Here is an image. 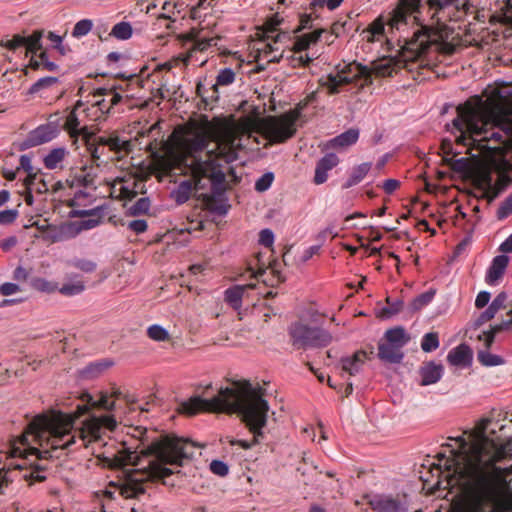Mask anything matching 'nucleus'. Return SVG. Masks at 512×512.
<instances>
[{
    "instance_id": "39",
    "label": "nucleus",
    "mask_w": 512,
    "mask_h": 512,
    "mask_svg": "<svg viewBox=\"0 0 512 512\" xmlns=\"http://www.w3.org/2000/svg\"><path fill=\"white\" fill-rule=\"evenodd\" d=\"M477 359L483 366L486 367H493L504 364V359L501 356L490 353L489 349L486 347L485 350L478 351Z\"/></svg>"
},
{
    "instance_id": "36",
    "label": "nucleus",
    "mask_w": 512,
    "mask_h": 512,
    "mask_svg": "<svg viewBox=\"0 0 512 512\" xmlns=\"http://www.w3.org/2000/svg\"><path fill=\"white\" fill-rule=\"evenodd\" d=\"M371 169V163H362L356 167H354L350 173L349 178L347 181L343 184L344 189H348L352 186L357 185L360 183L368 174V172Z\"/></svg>"
},
{
    "instance_id": "29",
    "label": "nucleus",
    "mask_w": 512,
    "mask_h": 512,
    "mask_svg": "<svg viewBox=\"0 0 512 512\" xmlns=\"http://www.w3.org/2000/svg\"><path fill=\"white\" fill-rule=\"evenodd\" d=\"M116 183L121 184L119 188V197L124 200L134 199L144 187L143 180L129 178L128 180L117 179Z\"/></svg>"
},
{
    "instance_id": "44",
    "label": "nucleus",
    "mask_w": 512,
    "mask_h": 512,
    "mask_svg": "<svg viewBox=\"0 0 512 512\" xmlns=\"http://www.w3.org/2000/svg\"><path fill=\"white\" fill-rule=\"evenodd\" d=\"M93 28V21L90 19H82L78 21L72 30L74 38H81L86 36Z\"/></svg>"
},
{
    "instance_id": "22",
    "label": "nucleus",
    "mask_w": 512,
    "mask_h": 512,
    "mask_svg": "<svg viewBox=\"0 0 512 512\" xmlns=\"http://www.w3.org/2000/svg\"><path fill=\"white\" fill-rule=\"evenodd\" d=\"M79 124L80 122L75 110L70 111L65 120L63 128L68 132L70 138L73 140V144L78 142L79 137H81V140H84L86 137H90V134L92 133L88 131L87 127L79 128Z\"/></svg>"
},
{
    "instance_id": "23",
    "label": "nucleus",
    "mask_w": 512,
    "mask_h": 512,
    "mask_svg": "<svg viewBox=\"0 0 512 512\" xmlns=\"http://www.w3.org/2000/svg\"><path fill=\"white\" fill-rule=\"evenodd\" d=\"M373 354V350L367 353L364 350L356 351L351 357L343 358L342 370L351 376L358 374L366 360L370 359V355Z\"/></svg>"
},
{
    "instance_id": "42",
    "label": "nucleus",
    "mask_w": 512,
    "mask_h": 512,
    "mask_svg": "<svg viewBox=\"0 0 512 512\" xmlns=\"http://www.w3.org/2000/svg\"><path fill=\"white\" fill-rule=\"evenodd\" d=\"M439 347V337L436 332L426 333L421 340V349L424 352H432Z\"/></svg>"
},
{
    "instance_id": "55",
    "label": "nucleus",
    "mask_w": 512,
    "mask_h": 512,
    "mask_svg": "<svg viewBox=\"0 0 512 512\" xmlns=\"http://www.w3.org/2000/svg\"><path fill=\"white\" fill-rule=\"evenodd\" d=\"M497 312L489 305L488 308L480 313V315L474 320L472 326L474 329H478L486 322L492 320Z\"/></svg>"
},
{
    "instance_id": "20",
    "label": "nucleus",
    "mask_w": 512,
    "mask_h": 512,
    "mask_svg": "<svg viewBox=\"0 0 512 512\" xmlns=\"http://www.w3.org/2000/svg\"><path fill=\"white\" fill-rule=\"evenodd\" d=\"M99 143L104 144L109 148V151L114 152L118 155V158H122L132 150V144L129 140H123L116 134H110L108 136H99Z\"/></svg>"
},
{
    "instance_id": "48",
    "label": "nucleus",
    "mask_w": 512,
    "mask_h": 512,
    "mask_svg": "<svg viewBox=\"0 0 512 512\" xmlns=\"http://www.w3.org/2000/svg\"><path fill=\"white\" fill-rule=\"evenodd\" d=\"M47 470V465L45 464H36L32 467V470L28 475H25V479L33 482H43L46 480V476L44 472Z\"/></svg>"
},
{
    "instance_id": "11",
    "label": "nucleus",
    "mask_w": 512,
    "mask_h": 512,
    "mask_svg": "<svg viewBox=\"0 0 512 512\" xmlns=\"http://www.w3.org/2000/svg\"><path fill=\"white\" fill-rule=\"evenodd\" d=\"M468 177L471 179L474 189L480 193L475 196L486 199L489 203L501 192L500 185L492 183L491 171L486 167H474Z\"/></svg>"
},
{
    "instance_id": "2",
    "label": "nucleus",
    "mask_w": 512,
    "mask_h": 512,
    "mask_svg": "<svg viewBox=\"0 0 512 512\" xmlns=\"http://www.w3.org/2000/svg\"><path fill=\"white\" fill-rule=\"evenodd\" d=\"M175 151L172 155L171 170L190 176L182 181L175 191L179 204L189 200L194 190H203L211 184L214 193L224 189L225 174L222 163L237 159L240 144L233 131H212L208 120L190 121L177 127L173 132Z\"/></svg>"
},
{
    "instance_id": "8",
    "label": "nucleus",
    "mask_w": 512,
    "mask_h": 512,
    "mask_svg": "<svg viewBox=\"0 0 512 512\" xmlns=\"http://www.w3.org/2000/svg\"><path fill=\"white\" fill-rule=\"evenodd\" d=\"M297 112L269 116L263 122V133L272 143H284L296 133Z\"/></svg>"
},
{
    "instance_id": "18",
    "label": "nucleus",
    "mask_w": 512,
    "mask_h": 512,
    "mask_svg": "<svg viewBox=\"0 0 512 512\" xmlns=\"http://www.w3.org/2000/svg\"><path fill=\"white\" fill-rule=\"evenodd\" d=\"M392 11L389 13V16L387 20H384L382 16H379L376 18L366 29H364L361 33L364 40L367 42H375V41H381V39L384 37L385 34V26L388 25L390 30H400L397 28H392L389 25V20L391 18Z\"/></svg>"
},
{
    "instance_id": "35",
    "label": "nucleus",
    "mask_w": 512,
    "mask_h": 512,
    "mask_svg": "<svg viewBox=\"0 0 512 512\" xmlns=\"http://www.w3.org/2000/svg\"><path fill=\"white\" fill-rule=\"evenodd\" d=\"M235 81V72L230 68H224L219 71L216 77V83L212 86L211 101L218 99V86H227Z\"/></svg>"
},
{
    "instance_id": "19",
    "label": "nucleus",
    "mask_w": 512,
    "mask_h": 512,
    "mask_svg": "<svg viewBox=\"0 0 512 512\" xmlns=\"http://www.w3.org/2000/svg\"><path fill=\"white\" fill-rule=\"evenodd\" d=\"M509 257L506 255H498L493 260L491 265L489 266L485 281L490 286H495L502 279L504 272L508 266Z\"/></svg>"
},
{
    "instance_id": "60",
    "label": "nucleus",
    "mask_w": 512,
    "mask_h": 512,
    "mask_svg": "<svg viewBox=\"0 0 512 512\" xmlns=\"http://www.w3.org/2000/svg\"><path fill=\"white\" fill-rule=\"evenodd\" d=\"M210 470L213 474L221 477L226 476L229 472L228 465L220 460H213L210 463Z\"/></svg>"
},
{
    "instance_id": "57",
    "label": "nucleus",
    "mask_w": 512,
    "mask_h": 512,
    "mask_svg": "<svg viewBox=\"0 0 512 512\" xmlns=\"http://www.w3.org/2000/svg\"><path fill=\"white\" fill-rule=\"evenodd\" d=\"M107 94L112 95V97L109 101V107L107 108V110H110L113 106L117 105L121 101L122 96L119 93L113 92L112 89H108V88H104V87L98 88L94 92L95 97L104 96Z\"/></svg>"
},
{
    "instance_id": "4",
    "label": "nucleus",
    "mask_w": 512,
    "mask_h": 512,
    "mask_svg": "<svg viewBox=\"0 0 512 512\" xmlns=\"http://www.w3.org/2000/svg\"><path fill=\"white\" fill-rule=\"evenodd\" d=\"M263 394L262 387H254L248 380L235 381L232 388H221L218 395L211 399L193 396L181 402L178 411L188 416L200 412L238 413L253 434V439L249 442L226 437V442L247 450L259 443L260 438L263 437L262 429L267 424L269 405L263 398Z\"/></svg>"
},
{
    "instance_id": "7",
    "label": "nucleus",
    "mask_w": 512,
    "mask_h": 512,
    "mask_svg": "<svg viewBox=\"0 0 512 512\" xmlns=\"http://www.w3.org/2000/svg\"><path fill=\"white\" fill-rule=\"evenodd\" d=\"M358 81H362L361 86L372 84L371 71L360 63L351 62L345 64L337 74H329L321 84L328 88L329 94H336L341 86Z\"/></svg>"
},
{
    "instance_id": "33",
    "label": "nucleus",
    "mask_w": 512,
    "mask_h": 512,
    "mask_svg": "<svg viewBox=\"0 0 512 512\" xmlns=\"http://www.w3.org/2000/svg\"><path fill=\"white\" fill-rule=\"evenodd\" d=\"M511 327H512V321H510V320L502 321L501 323H499L497 325L491 326L490 330L484 331L482 334H480L478 336V339L483 340L485 347L487 349H490L492 344L494 343L496 334H498L499 332L505 331V330H510Z\"/></svg>"
},
{
    "instance_id": "1",
    "label": "nucleus",
    "mask_w": 512,
    "mask_h": 512,
    "mask_svg": "<svg viewBox=\"0 0 512 512\" xmlns=\"http://www.w3.org/2000/svg\"><path fill=\"white\" fill-rule=\"evenodd\" d=\"M490 423L483 418L473 429L451 438L456 447L445 444L449 455L439 453L432 466L431 473L437 476L433 488L455 493L454 512H511L506 477L512 466L502 468L497 463L512 460V439L488 437Z\"/></svg>"
},
{
    "instance_id": "34",
    "label": "nucleus",
    "mask_w": 512,
    "mask_h": 512,
    "mask_svg": "<svg viewBox=\"0 0 512 512\" xmlns=\"http://www.w3.org/2000/svg\"><path fill=\"white\" fill-rule=\"evenodd\" d=\"M113 364L112 361L108 359H103L99 361H95L87 365L81 370V376L85 379H92L98 377L102 374L106 369L111 367Z\"/></svg>"
},
{
    "instance_id": "53",
    "label": "nucleus",
    "mask_w": 512,
    "mask_h": 512,
    "mask_svg": "<svg viewBox=\"0 0 512 512\" xmlns=\"http://www.w3.org/2000/svg\"><path fill=\"white\" fill-rule=\"evenodd\" d=\"M343 2L344 0H312L310 3V8L313 11H316L318 8H327L328 10L333 11L341 6Z\"/></svg>"
},
{
    "instance_id": "14",
    "label": "nucleus",
    "mask_w": 512,
    "mask_h": 512,
    "mask_svg": "<svg viewBox=\"0 0 512 512\" xmlns=\"http://www.w3.org/2000/svg\"><path fill=\"white\" fill-rule=\"evenodd\" d=\"M98 175V168L91 166H83L79 169H73L67 179L69 186L74 187H83V188H91L96 189V178Z\"/></svg>"
},
{
    "instance_id": "62",
    "label": "nucleus",
    "mask_w": 512,
    "mask_h": 512,
    "mask_svg": "<svg viewBox=\"0 0 512 512\" xmlns=\"http://www.w3.org/2000/svg\"><path fill=\"white\" fill-rule=\"evenodd\" d=\"M259 243L267 248H271L274 243V234L270 229H263L259 233Z\"/></svg>"
},
{
    "instance_id": "40",
    "label": "nucleus",
    "mask_w": 512,
    "mask_h": 512,
    "mask_svg": "<svg viewBox=\"0 0 512 512\" xmlns=\"http://www.w3.org/2000/svg\"><path fill=\"white\" fill-rule=\"evenodd\" d=\"M108 36L115 37L119 40H127L132 36V27L128 22H119L112 28Z\"/></svg>"
},
{
    "instance_id": "38",
    "label": "nucleus",
    "mask_w": 512,
    "mask_h": 512,
    "mask_svg": "<svg viewBox=\"0 0 512 512\" xmlns=\"http://www.w3.org/2000/svg\"><path fill=\"white\" fill-rule=\"evenodd\" d=\"M43 34V30H35L30 36L26 37V55H28L29 53L35 55L38 51L42 49L41 39L43 37Z\"/></svg>"
},
{
    "instance_id": "27",
    "label": "nucleus",
    "mask_w": 512,
    "mask_h": 512,
    "mask_svg": "<svg viewBox=\"0 0 512 512\" xmlns=\"http://www.w3.org/2000/svg\"><path fill=\"white\" fill-rule=\"evenodd\" d=\"M378 357L387 363H400L404 358V353L396 345L388 342H380L378 344Z\"/></svg>"
},
{
    "instance_id": "16",
    "label": "nucleus",
    "mask_w": 512,
    "mask_h": 512,
    "mask_svg": "<svg viewBox=\"0 0 512 512\" xmlns=\"http://www.w3.org/2000/svg\"><path fill=\"white\" fill-rule=\"evenodd\" d=\"M58 134V128L51 123L43 124L32 130L24 144L27 148L35 147L53 140Z\"/></svg>"
},
{
    "instance_id": "51",
    "label": "nucleus",
    "mask_w": 512,
    "mask_h": 512,
    "mask_svg": "<svg viewBox=\"0 0 512 512\" xmlns=\"http://www.w3.org/2000/svg\"><path fill=\"white\" fill-rule=\"evenodd\" d=\"M85 289L84 282L81 280H77L73 283L64 284L59 292L65 296H74L83 292Z\"/></svg>"
},
{
    "instance_id": "41",
    "label": "nucleus",
    "mask_w": 512,
    "mask_h": 512,
    "mask_svg": "<svg viewBox=\"0 0 512 512\" xmlns=\"http://www.w3.org/2000/svg\"><path fill=\"white\" fill-rule=\"evenodd\" d=\"M179 6V2H171V1H164L162 4V10L164 11L162 14L158 16V21H169L166 23V28H170V22H174L175 18L173 16L175 15V8Z\"/></svg>"
},
{
    "instance_id": "46",
    "label": "nucleus",
    "mask_w": 512,
    "mask_h": 512,
    "mask_svg": "<svg viewBox=\"0 0 512 512\" xmlns=\"http://www.w3.org/2000/svg\"><path fill=\"white\" fill-rule=\"evenodd\" d=\"M69 265L85 273H92L97 268V264L94 261L82 258L70 260Z\"/></svg>"
},
{
    "instance_id": "45",
    "label": "nucleus",
    "mask_w": 512,
    "mask_h": 512,
    "mask_svg": "<svg viewBox=\"0 0 512 512\" xmlns=\"http://www.w3.org/2000/svg\"><path fill=\"white\" fill-rule=\"evenodd\" d=\"M204 203L207 209L210 211L216 212L220 215H224L227 213V208L224 203L219 201L215 195H206L204 197Z\"/></svg>"
},
{
    "instance_id": "54",
    "label": "nucleus",
    "mask_w": 512,
    "mask_h": 512,
    "mask_svg": "<svg viewBox=\"0 0 512 512\" xmlns=\"http://www.w3.org/2000/svg\"><path fill=\"white\" fill-rule=\"evenodd\" d=\"M82 400H86L87 404L91 407H99L102 409H112L113 403L109 401L108 397L103 395L98 401H94L92 396L89 394L83 395Z\"/></svg>"
},
{
    "instance_id": "61",
    "label": "nucleus",
    "mask_w": 512,
    "mask_h": 512,
    "mask_svg": "<svg viewBox=\"0 0 512 512\" xmlns=\"http://www.w3.org/2000/svg\"><path fill=\"white\" fill-rule=\"evenodd\" d=\"M18 217V211L16 209H7L0 211V224L9 225L13 223Z\"/></svg>"
},
{
    "instance_id": "63",
    "label": "nucleus",
    "mask_w": 512,
    "mask_h": 512,
    "mask_svg": "<svg viewBox=\"0 0 512 512\" xmlns=\"http://www.w3.org/2000/svg\"><path fill=\"white\" fill-rule=\"evenodd\" d=\"M48 40L53 44V47L62 55L66 53V48L62 44V37L55 34L54 32H48L47 34Z\"/></svg>"
},
{
    "instance_id": "43",
    "label": "nucleus",
    "mask_w": 512,
    "mask_h": 512,
    "mask_svg": "<svg viewBox=\"0 0 512 512\" xmlns=\"http://www.w3.org/2000/svg\"><path fill=\"white\" fill-rule=\"evenodd\" d=\"M150 204L151 203H150L149 198H147V197L139 198L130 207H128V212L132 216L145 214L149 211Z\"/></svg>"
},
{
    "instance_id": "56",
    "label": "nucleus",
    "mask_w": 512,
    "mask_h": 512,
    "mask_svg": "<svg viewBox=\"0 0 512 512\" xmlns=\"http://www.w3.org/2000/svg\"><path fill=\"white\" fill-rule=\"evenodd\" d=\"M274 180V174L272 172H267L263 174L255 183V190L258 192H264L268 190Z\"/></svg>"
},
{
    "instance_id": "59",
    "label": "nucleus",
    "mask_w": 512,
    "mask_h": 512,
    "mask_svg": "<svg viewBox=\"0 0 512 512\" xmlns=\"http://www.w3.org/2000/svg\"><path fill=\"white\" fill-rule=\"evenodd\" d=\"M512 214V193L505 199L497 211L498 219H504Z\"/></svg>"
},
{
    "instance_id": "30",
    "label": "nucleus",
    "mask_w": 512,
    "mask_h": 512,
    "mask_svg": "<svg viewBox=\"0 0 512 512\" xmlns=\"http://www.w3.org/2000/svg\"><path fill=\"white\" fill-rule=\"evenodd\" d=\"M255 288L254 283L234 285L225 291V301L235 310L242 306V298L247 289Z\"/></svg>"
},
{
    "instance_id": "26",
    "label": "nucleus",
    "mask_w": 512,
    "mask_h": 512,
    "mask_svg": "<svg viewBox=\"0 0 512 512\" xmlns=\"http://www.w3.org/2000/svg\"><path fill=\"white\" fill-rule=\"evenodd\" d=\"M82 141L86 147L87 152L90 154L93 163H95L94 167L99 168L101 163L106 162V160L102 159V157L105 155L106 146L99 143V136H96L93 132L90 134V137H86Z\"/></svg>"
},
{
    "instance_id": "10",
    "label": "nucleus",
    "mask_w": 512,
    "mask_h": 512,
    "mask_svg": "<svg viewBox=\"0 0 512 512\" xmlns=\"http://www.w3.org/2000/svg\"><path fill=\"white\" fill-rule=\"evenodd\" d=\"M116 426L117 422L111 415L93 416L82 423L78 430V438L82 446L88 447L90 443L100 441L106 430L113 431Z\"/></svg>"
},
{
    "instance_id": "50",
    "label": "nucleus",
    "mask_w": 512,
    "mask_h": 512,
    "mask_svg": "<svg viewBox=\"0 0 512 512\" xmlns=\"http://www.w3.org/2000/svg\"><path fill=\"white\" fill-rule=\"evenodd\" d=\"M147 335L154 341H167L169 340V333L162 326L154 324L147 329Z\"/></svg>"
},
{
    "instance_id": "31",
    "label": "nucleus",
    "mask_w": 512,
    "mask_h": 512,
    "mask_svg": "<svg viewBox=\"0 0 512 512\" xmlns=\"http://www.w3.org/2000/svg\"><path fill=\"white\" fill-rule=\"evenodd\" d=\"M384 339L402 350V348L409 343L411 337L407 334L404 327L397 326L386 330L384 333Z\"/></svg>"
},
{
    "instance_id": "24",
    "label": "nucleus",
    "mask_w": 512,
    "mask_h": 512,
    "mask_svg": "<svg viewBox=\"0 0 512 512\" xmlns=\"http://www.w3.org/2000/svg\"><path fill=\"white\" fill-rule=\"evenodd\" d=\"M323 33H326V29L317 28L312 32L304 33L296 37L292 50L294 53H301L308 50L311 46L315 45L322 37Z\"/></svg>"
},
{
    "instance_id": "37",
    "label": "nucleus",
    "mask_w": 512,
    "mask_h": 512,
    "mask_svg": "<svg viewBox=\"0 0 512 512\" xmlns=\"http://www.w3.org/2000/svg\"><path fill=\"white\" fill-rule=\"evenodd\" d=\"M68 151L64 147L52 149L44 158V165L47 169L53 170L65 159Z\"/></svg>"
},
{
    "instance_id": "17",
    "label": "nucleus",
    "mask_w": 512,
    "mask_h": 512,
    "mask_svg": "<svg viewBox=\"0 0 512 512\" xmlns=\"http://www.w3.org/2000/svg\"><path fill=\"white\" fill-rule=\"evenodd\" d=\"M429 11L432 13L431 18L439 20L438 14L446 8L453 7L457 11L468 13L470 10V3L468 0H426Z\"/></svg>"
},
{
    "instance_id": "9",
    "label": "nucleus",
    "mask_w": 512,
    "mask_h": 512,
    "mask_svg": "<svg viewBox=\"0 0 512 512\" xmlns=\"http://www.w3.org/2000/svg\"><path fill=\"white\" fill-rule=\"evenodd\" d=\"M288 332L291 343L296 349L327 346L331 342V336L328 332L302 322L293 323Z\"/></svg>"
},
{
    "instance_id": "21",
    "label": "nucleus",
    "mask_w": 512,
    "mask_h": 512,
    "mask_svg": "<svg viewBox=\"0 0 512 512\" xmlns=\"http://www.w3.org/2000/svg\"><path fill=\"white\" fill-rule=\"evenodd\" d=\"M444 367L434 361L424 362L419 369L421 386H428L437 383L443 375Z\"/></svg>"
},
{
    "instance_id": "6",
    "label": "nucleus",
    "mask_w": 512,
    "mask_h": 512,
    "mask_svg": "<svg viewBox=\"0 0 512 512\" xmlns=\"http://www.w3.org/2000/svg\"><path fill=\"white\" fill-rule=\"evenodd\" d=\"M439 34L436 30L429 26L421 25L420 28L414 32L413 36L406 40L404 46L400 51V58H384L375 66V73L380 77H389L398 70L406 68L409 71L414 69L418 70V79L426 78V71H432L435 65L430 64L426 58L425 53L433 46L438 50L441 45L438 41Z\"/></svg>"
},
{
    "instance_id": "25",
    "label": "nucleus",
    "mask_w": 512,
    "mask_h": 512,
    "mask_svg": "<svg viewBox=\"0 0 512 512\" xmlns=\"http://www.w3.org/2000/svg\"><path fill=\"white\" fill-rule=\"evenodd\" d=\"M339 163V158L333 154H326L321 158L315 168L314 182L315 184H323L327 181V172L333 169Z\"/></svg>"
},
{
    "instance_id": "32",
    "label": "nucleus",
    "mask_w": 512,
    "mask_h": 512,
    "mask_svg": "<svg viewBox=\"0 0 512 512\" xmlns=\"http://www.w3.org/2000/svg\"><path fill=\"white\" fill-rule=\"evenodd\" d=\"M358 138L359 131L357 129L351 128L331 139L328 143V146L331 148H345L355 144Z\"/></svg>"
},
{
    "instance_id": "3",
    "label": "nucleus",
    "mask_w": 512,
    "mask_h": 512,
    "mask_svg": "<svg viewBox=\"0 0 512 512\" xmlns=\"http://www.w3.org/2000/svg\"><path fill=\"white\" fill-rule=\"evenodd\" d=\"M141 443L136 450L121 444V448L112 456H105L103 462L112 469L127 465L136 466L128 474L126 482L120 488L125 498H138L145 493V482H161L167 485V478L174 471L168 465L182 466L183 461L194 454L195 444L188 439L173 435H160L149 439L147 430L141 432Z\"/></svg>"
},
{
    "instance_id": "15",
    "label": "nucleus",
    "mask_w": 512,
    "mask_h": 512,
    "mask_svg": "<svg viewBox=\"0 0 512 512\" xmlns=\"http://www.w3.org/2000/svg\"><path fill=\"white\" fill-rule=\"evenodd\" d=\"M368 503L375 512H407L406 503L399 497L375 495Z\"/></svg>"
},
{
    "instance_id": "64",
    "label": "nucleus",
    "mask_w": 512,
    "mask_h": 512,
    "mask_svg": "<svg viewBox=\"0 0 512 512\" xmlns=\"http://www.w3.org/2000/svg\"><path fill=\"white\" fill-rule=\"evenodd\" d=\"M147 222L144 219L132 220L128 223V228L136 234H141L147 230Z\"/></svg>"
},
{
    "instance_id": "58",
    "label": "nucleus",
    "mask_w": 512,
    "mask_h": 512,
    "mask_svg": "<svg viewBox=\"0 0 512 512\" xmlns=\"http://www.w3.org/2000/svg\"><path fill=\"white\" fill-rule=\"evenodd\" d=\"M434 297V292L428 291L425 293H422L417 298L413 300L412 306L415 310L421 309L422 307L429 304Z\"/></svg>"
},
{
    "instance_id": "12",
    "label": "nucleus",
    "mask_w": 512,
    "mask_h": 512,
    "mask_svg": "<svg viewBox=\"0 0 512 512\" xmlns=\"http://www.w3.org/2000/svg\"><path fill=\"white\" fill-rule=\"evenodd\" d=\"M421 8L422 0H398L392 10L389 25L397 29L407 26L410 21L418 19Z\"/></svg>"
},
{
    "instance_id": "49",
    "label": "nucleus",
    "mask_w": 512,
    "mask_h": 512,
    "mask_svg": "<svg viewBox=\"0 0 512 512\" xmlns=\"http://www.w3.org/2000/svg\"><path fill=\"white\" fill-rule=\"evenodd\" d=\"M26 37L20 34H15L11 39H2L0 46L5 47L11 51H15L20 47H25Z\"/></svg>"
},
{
    "instance_id": "13",
    "label": "nucleus",
    "mask_w": 512,
    "mask_h": 512,
    "mask_svg": "<svg viewBox=\"0 0 512 512\" xmlns=\"http://www.w3.org/2000/svg\"><path fill=\"white\" fill-rule=\"evenodd\" d=\"M178 39L192 53L194 51L203 52L210 47L216 46L220 37L210 36L204 29L197 30L192 28L190 31L180 34Z\"/></svg>"
},
{
    "instance_id": "47",
    "label": "nucleus",
    "mask_w": 512,
    "mask_h": 512,
    "mask_svg": "<svg viewBox=\"0 0 512 512\" xmlns=\"http://www.w3.org/2000/svg\"><path fill=\"white\" fill-rule=\"evenodd\" d=\"M450 166L455 172L465 173L467 176L471 173L473 166L467 158L452 159Z\"/></svg>"
},
{
    "instance_id": "5",
    "label": "nucleus",
    "mask_w": 512,
    "mask_h": 512,
    "mask_svg": "<svg viewBox=\"0 0 512 512\" xmlns=\"http://www.w3.org/2000/svg\"><path fill=\"white\" fill-rule=\"evenodd\" d=\"M88 410L87 404H79L73 413L59 412L51 418L46 416L34 418L19 437L11 440L10 456L24 459L35 456L38 460H46L52 455L44 447H50L53 450L70 449L76 442V435L71 434L74 423Z\"/></svg>"
},
{
    "instance_id": "28",
    "label": "nucleus",
    "mask_w": 512,
    "mask_h": 512,
    "mask_svg": "<svg viewBox=\"0 0 512 512\" xmlns=\"http://www.w3.org/2000/svg\"><path fill=\"white\" fill-rule=\"evenodd\" d=\"M447 361L453 366H468L472 361V351L469 346L460 344L449 351Z\"/></svg>"
},
{
    "instance_id": "52",
    "label": "nucleus",
    "mask_w": 512,
    "mask_h": 512,
    "mask_svg": "<svg viewBox=\"0 0 512 512\" xmlns=\"http://www.w3.org/2000/svg\"><path fill=\"white\" fill-rule=\"evenodd\" d=\"M58 82V78L56 77H43L40 78L38 81H36L29 89L30 94L38 93L39 91L49 88L52 85L56 84Z\"/></svg>"
}]
</instances>
